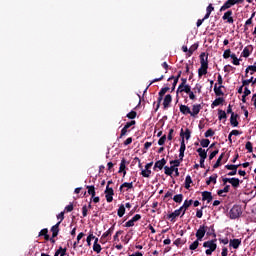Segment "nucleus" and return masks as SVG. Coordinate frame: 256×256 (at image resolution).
Listing matches in <instances>:
<instances>
[{
	"instance_id": "obj_1",
	"label": "nucleus",
	"mask_w": 256,
	"mask_h": 256,
	"mask_svg": "<svg viewBox=\"0 0 256 256\" xmlns=\"http://www.w3.org/2000/svg\"><path fill=\"white\" fill-rule=\"evenodd\" d=\"M200 68L198 69V77L201 79L203 75H207V69H209V54L202 52L200 54Z\"/></svg>"
},
{
	"instance_id": "obj_2",
	"label": "nucleus",
	"mask_w": 256,
	"mask_h": 256,
	"mask_svg": "<svg viewBox=\"0 0 256 256\" xmlns=\"http://www.w3.org/2000/svg\"><path fill=\"white\" fill-rule=\"evenodd\" d=\"M243 215V209L240 205H234L229 211L230 219H239Z\"/></svg>"
},
{
	"instance_id": "obj_3",
	"label": "nucleus",
	"mask_w": 256,
	"mask_h": 256,
	"mask_svg": "<svg viewBox=\"0 0 256 256\" xmlns=\"http://www.w3.org/2000/svg\"><path fill=\"white\" fill-rule=\"evenodd\" d=\"M244 0H227L224 5L221 6L220 12L227 11V9H231L233 5H239L243 3Z\"/></svg>"
},
{
	"instance_id": "obj_4",
	"label": "nucleus",
	"mask_w": 256,
	"mask_h": 256,
	"mask_svg": "<svg viewBox=\"0 0 256 256\" xmlns=\"http://www.w3.org/2000/svg\"><path fill=\"white\" fill-rule=\"evenodd\" d=\"M113 231H115V224H113L106 232L102 234L100 243H107V241H109L108 237H111V235H113Z\"/></svg>"
},
{
	"instance_id": "obj_5",
	"label": "nucleus",
	"mask_w": 256,
	"mask_h": 256,
	"mask_svg": "<svg viewBox=\"0 0 256 256\" xmlns=\"http://www.w3.org/2000/svg\"><path fill=\"white\" fill-rule=\"evenodd\" d=\"M239 167H241V164H237V165H235V164H227L225 166V168L228 169V171H231L227 175L229 177H233L234 175H237V169H239Z\"/></svg>"
},
{
	"instance_id": "obj_6",
	"label": "nucleus",
	"mask_w": 256,
	"mask_h": 256,
	"mask_svg": "<svg viewBox=\"0 0 256 256\" xmlns=\"http://www.w3.org/2000/svg\"><path fill=\"white\" fill-rule=\"evenodd\" d=\"M205 233H207V226L200 225L199 229L196 231V239L198 241H203V237H205Z\"/></svg>"
},
{
	"instance_id": "obj_7",
	"label": "nucleus",
	"mask_w": 256,
	"mask_h": 256,
	"mask_svg": "<svg viewBox=\"0 0 256 256\" xmlns=\"http://www.w3.org/2000/svg\"><path fill=\"white\" fill-rule=\"evenodd\" d=\"M173 171H175V175L176 177H179V168H175V166H165L164 167V173L165 175H168L169 177H171V175H173Z\"/></svg>"
},
{
	"instance_id": "obj_8",
	"label": "nucleus",
	"mask_w": 256,
	"mask_h": 256,
	"mask_svg": "<svg viewBox=\"0 0 256 256\" xmlns=\"http://www.w3.org/2000/svg\"><path fill=\"white\" fill-rule=\"evenodd\" d=\"M203 247H205V249H212V250H217V240L216 238L213 240H209L203 243Z\"/></svg>"
},
{
	"instance_id": "obj_9",
	"label": "nucleus",
	"mask_w": 256,
	"mask_h": 256,
	"mask_svg": "<svg viewBox=\"0 0 256 256\" xmlns=\"http://www.w3.org/2000/svg\"><path fill=\"white\" fill-rule=\"evenodd\" d=\"M193 205V200H185L183 205L179 208L180 212H182V217L185 215L187 209H189Z\"/></svg>"
},
{
	"instance_id": "obj_10",
	"label": "nucleus",
	"mask_w": 256,
	"mask_h": 256,
	"mask_svg": "<svg viewBox=\"0 0 256 256\" xmlns=\"http://www.w3.org/2000/svg\"><path fill=\"white\" fill-rule=\"evenodd\" d=\"M165 165H167V160H165V158H162L161 160L155 162L153 170L157 171V169H159L161 171L163 167H165Z\"/></svg>"
},
{
	"instance_id": "obj_11",
	"label": "nucleus",
	"mask_w": 256,
	"mask_h": 256,
	"mask_svg": "<svg viewBox=\"0 0 256 256\" xmlns=\"http://www.w3.org/2000/svg\"><path fill=\"white\" fill-rule=\"evenodd\" d=\"M172 101H173V96H171V94H167L163 100L164 109H169V107H171Z\"/></svg>"
},
{
	"instance_id": "obj_12",
	"label": "nucleus",
	"mask_w": 256,
	"mask_h": 256,
	"mask_svg": "<svg viewBox=\"0 0 256 256\" xmlns=\"http://www.w3.org/2000/svg\"><path fill=\"white\" fill-rule=\"evenodd\" d=\"M231 15H233V11L228 10L226 13H224V15L222 17L223 21H227V23L233 24L235 20H233Z\"/></svg>"
},
{
	"instance_id": "obj_13",
	"label": "nucleus",
	"mask_w": 256,
	"mask_h": 256,
	"mask_svg": "<svg viewBox=\"0 0 256 256\" xmlns=\"http://www.w3.org/2000/svg\"><path fill=\"white\" fill-rule=\"evenodd\" d=\"M237 119H239V114L232 113L230 117V125L232 127H239V121Z\"/></svg>"
},
{
	"instance_id": "obj_14",
	"label": "nucleus",
	"mask_w": 256,
	"mask_h": 256,
	"mask_svg": "<svg viewBox=\"0 0 256 256\" xmlns=\"http://www.w3.org/2000/svg\"><path fill=\"white\" fill-rule=\"evenodd\" d=\"M202 201H207V203H211L213 201V194L209 191L202 192Z\"/></svg>"
},
{
	"instance_id": "obj_15",
	"label": "nucleus",
	"mask_w": 256,
	"mask_h": 256,
	"mask_svg": "<svg viewBox=\"0 0 256 256\" xmlns=\"http://www.w3.org/2000/svg\"><path fill=\"white\" fill-rule=\"evenodd\" d=\"M201 109H202L201 104H194L192 106V111L190 113L191 117H195L199 115V112L201 111Z\"/></svg>"
},
{
	"instance_id": "obj_16",
	"label": "nucleus",
	"mask_w": 256,
	"mask_h": 256,
	"mask_svg": "<svg viewBox=\"0 0 256 256\" xmlns=\"http://www.w3.org/2000/svg\"><path fill=\"white\" fill-rule=\"evenodd\" d=\"M180 137L181 139H186V141H189V139H191V130H189V128H186L184 132L183 129H181Z\"/></svg>"
},
{
	"instance_id": "obj_17",
	"label": "nucleus",
	"mask_w": 256,
	"mask_h": 256,
	"mask_svg": "<svg viewBox=\"0 0 256 256\" xmlns=\"http://www.w3.org/2000/svg\"><path fill=\"white\" fill-rule=\"evenodd\" d=\"M126 165H127V160H125V158H123L121 160L118 173H123L124 177H125V175H127V171L125 170L126 169Z\"/></svg>"
},
{
	"instance_id": "obj_18",
	"label": "nucleus",
	"mask_w": 256,
	"mask_h": 256,
	"mask_svg": "<svg viewBox=\"0 0 256 256\" xmlns=\"http://www.w3.org/2000/svg\"><path fill=\"white\" fill-rule=\"evenodd\" d=\"M190 92H191V86L189 84L182 86V88H178L176 91L177 95H179V93L189 94Z\"/></svg>"
},
{
	"instance_id": "obj_19",
	"label": "nucleus",
	"mask_w": 256,
	"mask_h": 256,
	"mask_svg": "<svg viewBox=\"0 0 256 256\" xmlns=\"http://www.w3.org/2000/svg\"><path fill=\"white\" fill-rule=\"evenodd\" d=\"M179 215H181V210L177 209L174 212L168 214L167 219H170L171 221H175V219H177V217H179Z\"/></svg>"
},
{
	"instance_id": "obj_20",
	"label": "nucleus",
	"mask_w": 256,
	"mask_h": 256,
	"mask_svg": "<svg viewBox=\"0 0 256 256\" xmlns=\"http://www.w3.org/2000/svg\"><path fill=\"white\" fill-rule=\"evenodd\" d=\"M223 103H225V99L223 97H218L212 102L211 107L213 109L214 107H219V105H223Z\"/></svg>"
},
{
	"instance_id": "obj_21",
	"label": "nucleus",
	"mask_w": 256,
	"mask_h": 256,
	"mask_svg": "<svg viewBox=\"0 0 256 256\" xmlns=\"http://www.w3.org/2000/svg\"><path fill=\"white\" fill-rule=\"evenodd\" d=\"M180 113H182V115H191V108H189L187 105L181 104Z\"/></svg>"
},
{
	"instance_id": "obj_22",
	"label": "nucleus",
	"mask_w": 256,
	"mask_h": 256,
	"mask_svg": "<svg viewBox=\"0 0 256 256\" xmlns=\"http://www.w3.org/2000/svg\"><path fill=\"white\" fill-rule=\"evenodd\" d=\"M230 247H233V249H239L241 246V239H232L229 243Z\"/></svg>"
},
{
	"instance_id": "obj_23",
	"label": "nucleus",
	"mask_w": 256,
	"mask_h": 256,
	"mask_svg": "<svg viewBox=\"0 0 256 256\" xmlns=\"http://www.w3.org/2000/svg\"><path fill=\"white\" fill-rule=\"evenodd\" d=\"M224 86H217V84L214 85V93L216 95V97H221L223 95H225V93H223V89Z\"/></svg>"
},
{
	"instance_id": "obj_24",
	"label": "nucleus",
	"mask_w": 256,
	"mask_h": 256,
	"mask_svg": "<svg viewBox=\"0 0 256 256\" xmlns=\"http://www.w3.org/2000/svg\"><path fill=\"white\" fill-rule=\"evenodd\" d=\"M38 237H44L45 241H49V229L47 228L42 229L39 232Z\"/></svg>"
},
{
	"instance_id": "obj_25",
	"label": "nucleus",
	"mask_w": 256,
	"mask_h": 256,
	"mask_svg": "<svg viewBox=\"0 0 256 256\" xmlns=\"http://www.w3.org/2000/svg\"><path fill=\"white\" fill-rule=\"evenodd\" d=\"M213 11H215V7H213V4H209L208 7L206 8V14L204 16V19H209Z\"/></svg>"
},
{
	"instance_id": "obj_26",
	"label": "nucleus",
	"mask_w": 256,
	"mask_h": 256,
	"mask_svg": "<svg viewBox=\"0 0 256 256\" xmlns=\"http://www.w3.org/2000/svg\"><path fill=\"white\" fill-rule=\"evenodd\" d=\"M182 71H179L178 72V75L174 78V82L172 84V88H171V91H175V88L177 87V83H179V79H181V75H182Z\"/></svg>"
},
{
	"instance_id": "obj_27",
	"label": "nucleus",
	"mask_w": 256,
	"mask_h": 256,
	"mask_svg": "<svg viewBox=\"0 0 256 256\" xmlns=\"http://www.w3.org/2000/svg\"><path fill=\"white\" fill-rule=\"evenodd\" d=\"M165 79V75H161L159 78H155L153 79L150 84L146 87V89L144 90V93H147V90L149 89V87H151V85H153V83H158L159 81H163Z\"/></svg>"
},
{
	"instance_id": "obj_28",
	"label": "nucleus",
	"mask_w": 256,
	"mask_h": 256,
	"mask_svg": "<svg viewBox=\"0 0 256 256\" xmlns=\"http://www.w3.org/2000/svg\"><path fill=\"white\" fill-rule=\"evenodd\" d=\"M207 151H209V149H207V150H205L203 148L197 149V153L199 154L200 159H207Z\"/></svg>"
},
{
	"instance_id": "obj_29",
	"label": "nucleus",
	"mask_w": 256,
	"mask_h": 256,
	"mask_svg": "<svg viewBox=\"0 0 256 256\" xmlns=\"http://www.w3.org/2000/svg\"><path fill=\"white\" fill-rule=\"evenodd\" d=\"M240 183L241 181L239 180V178H230V184L234 189L239 188Z\"/></svg>"
},
{
	"instance_id": "obj_30",
	"label": "nucleus",
	"mask_w": 256,
	"mask_h": 256,
	"mask_svg": "<svg viewBox=\"0 0 256 256\" xmlns=\"http://www.w3.org/2000/svg\"><path fill=\"white\" fill-rule=\"evenodd\" d=\"M229 189H231V186L226 185L224 187V189L218 190L217 195H219V197H225V195H223V193H229Z\"/></svg>"
},
{
	"instance_id": "obj_31",
	"label": "nucleus",
	"mask_w": 256,
	"mask_h": 256,
	"mask_svg": "<svg viewBox=\"0 0 256 256\" xmlns=\"http://www.w3.org/2000/svg\"><path fill=\"white\" fill-rule=\"evenodd\" d=\"M65 256L67 255V248L60 247L58 250H56L54 256Z\"/></svg>"
},
{
	"instance_id": "obj_32",
	"label": "nucleus",
	"mask_w": 256,
	"mask_h": 256,
	"mask_svg": "<svg viewBox=\"0 0 256 256\" xmlns=\"http://www.w3.org/2000/svg\"><path fill=\"white\" fill-rule=\"evenodd\" d=\"M218 119L219 121H223V119H227V112L222 109H218Z\"/></svg>"
},
{
	"instance_id": "obj_33",
	"label": "nucleus",
	"mask_w": 256,
	"mask_h": 256,
	"mask_svg": "<svg viewBox=\"0 0 256 256\" xmlns=\"http://www.w3.org/2000/svg\"><path fill=\"white\" fill-rule=\"evenodd\" d=\"M125 187H126L127 191H129V189H133V182H124V183L120 186L119 190H120V191H123V188H125Z\"/></svg>"
},
{
	"instance_id": "obj_34",
	"label": "nucleus",
	"mask_w": 256,
	"mask_h": 256,
	"mask_svg": "<svg viewBox=\"0 0 256 256\" xmlns=\"http://www.w3.org/2000/svg\"><path fill=\"white\" fill-rule=\"evenodd\" d=\"M250 83H252V85H255V83H256V78L254 79L253 77H251L250 79L242 80L243 86L248 87V85H249Z\"/></svg>"
},
{
	"instance_id": "obj_35",
	"label": "nucleus",
	"mask_w": 256,
	"mask_h": 256,
	"mask_svg": "<svg viewBox=\"0 0 256 256\" xmlns=\"http://www.w3.org/2000/svg\"><path fill=\"white\" fill-rule=\"evenodd\" d=\"M197 49H199V44H198V43L193 44V45L189 48V50H188L189 57H191V55H192L193 53H195V51H197Z\"/></svg>"
},
{
	"instance_id": "obj_36",
	"label": "nucleus",
	"mask_w": 256,
	"mask_h": 256,
	"mask_svg": "<svg viewBox=\"0 0 256 256\" xmlns=\"http://www.w3.org/2000/svg\"><path fill=\"white\" fill-rule=\"evenodd\" d=\"M191 183H193V179H191V176L187 175L185 179V189H190Z\"/></svg>"
},
{
	"instance_id": "obj_37",
	"label": "nucleus",
	"mask_w": 256,
	"mask_h": 256,
	"mask_svg": "<svg viewBox=\"0 0 256 256\" xmlns=\"http://www.w3.org/2000/svg\"><path fill=\"white\" fill-rule=\"evenodd\" d=\"M86 189L88 190V194L91 195V197H95V186H86Z\"/></svg>"
},
{
	"instance_id": "obj_38",
	"label": "nucleus",
	"mask_w": 256,
	"mask_h": 256,
	"mask_svg": "<svg viewBox=\"0 0 256 256\" xmlns=\"http://www.w3.org/2000/svg\"><path fill=\"white\" fill-rule=\"evenodd\" d=\"M118 217H123L125 215V205H120L117 211Z\"/></svg>"
},
{
	"instance_id": "obj_39",
	"label": "nucleus",
	"mask_w": 256,
	"mask_h": 256,
	"mask_svg": "<svg viewBox=\"0 0 256 256\" xmlns=\"http://www.w3.org/2000/svg\"><path fill=\"white\" fill-rule=\"evenodd\" d=\"M199 241H201V240L196 239V240L189 246L190 251H195V250L199 247Z\"/></svg>"
},
{
	"instance_id": "obj_40",
	"label": "nucleus",
	"mask_w": 256,
	"mask_h": 256,
	"mask_svg": "<svg viewBox=\"0 0 256 256\" xmlns=\"http://www.w3.org/2000/svg\"><path fill=\"white\" fill-rule=\"evenodd\" d=\"M140 175H142V177H146L149 178L151 177V170L145 168L144 170L142 169Z\"/></svg>"
},
{
	"instance_id": "obj_41",
	"label": "nucleus",
	"mask_w": 256,
	"mask_h": 256,
	"mask_svg": "<svg viewBox=\"0 0 256 256\" xmlns=\"http://www.w3.org/2000/svg\"><path fill=\"white\" fill-rule=\"evenodd\" d=\"M175 203H183V194H178L173 197Z\"/></svg>"
},
{
	"instance_id": "obj_42",
	"label": "nucleus",
	"mask_w": 256,
	"mask_h": 256,
	"mask_svg": "<svg viewBox=\"0 0 256 256\" xmlns=\"http://www.w3.org/2000/svg\"><path fill=\"white\" fill-rule=\"evenodd\" d=\"M59 225H61V222H58L54 226H52L50 229L51 233H59Z\"/></svg>"
},
{
	"instance_id": "obj_43",
	"label": "nucleus",
	"mask_w": 256,
	"mask_h": 256,
	"mask_svg": "<svg viewBox=\"0 0 256 256\" xmlns=\"http://www.w3.org/2000/svg\"><path fill=\"white\" fill-rule=\"evenodd\" d=\"M171 88H169V86L163 87L161 88V90L159 91L158 95H161L162 97H165V94L167 93V91H170Z\"/></svg>"
},
{
	"instance_id": "obj_44",
	"label": "nucleus",
	"mask_w": 256,
	"mask_h": 256,
	"mask_svg": "<svg viewBox=\"0 0 256 256\" xmlns=\"http://www.w3.org/2000/svg\"><path fill=\"white\" fill-rule=\"evenodd\" d=\"M211 143V141H209V139H202L201 141H200V145H201V147H203V148H206V147H209V144Z\"/></svg>"
},
{
	"instance_id": "obj_45",
	"label": "nucleus",
	"mask_w": 256,
	"mask_h": 256,
	"mask_svg": "<svg viewBox=\"0 0 256 256\" xmlns=\"http://www.w3.org/2000/svg\"><path fill=\"white\" fill-rule=\"evenodd\" d=\"M93 251H95V253H101V244L94 242Z\"/></svg>"
},
{
	"instance_id": "obj_46",
	"label": "nucleus",
	"mask_w": 256,
	"mask_h": 256,
	"mask_svg": "<svg viewBox=\"0 0 256 256\" xmlns=\"http://www.w3.org/2000/svg\"><path fill=\"white\" fill-rule=\"evenodd\" d=\"M127 133H129V129L125 128V126L122 128L121 132H120V136L119 139H123V137H125V135H127Z\"/></svg>"
},
{
	"instance_id": "obj_47",
	"label": "nucleus",
	"mask_w": 256,
	"mask_h": 256,
	"mask_svg": "<svg viewBox=\"0 0 256 256\" xmlns=\"http://www.w3.org/2000/svg\"><path fill=\"white\" fill-rule=\"evenodd\" d=\"M119 235H123V230H118L113 236V239L116 241V243H119Z\"/></svg>"
},
{
	"instance_id": "obj_48",
	"label": "nucleus",
	"mask_w": 256,
	"mask_h": 256,
	"mask_svg": "<svg viewBox=\"0 0 256 256\" xmlns=\"http://www.w3.org/2000/svg\"><path fill=\"white\" fill-rule=\"evenodd\" d=\"M245 149H247L248 153H253V143L248 141L245 145Z\"/></svg>"
},
{
	"instance_id": "obj_49",
	"label": "nucleus",
	"mask_w": 256,
	"mask_h": 256,
	"mask_svg": "<svg viewBox=\"0 0 256 256\" xmlns=\"http://www.w3.org/2000/svg\"><path fill=\"white\" fill-rule=\"evenodd\" d=\"M105 195H115V191L113 188L106 186V190L104 191Z\"/></svg>"
},
{
	"instance_id": "obj_50",
	"label": "nucleus",
	"mask_w": 256,
	"mask_h": 256,
	"mask_svg": "<svg viewBox=\"0 0 256 256\" xmlns=\"http://www.w3.org/2000/svg\"><path fill=\"white\" fill-rule=\"evenodd\" d=\"M251 55V52L249 51V48L248 47H245L242 51V57H249Z\"/></svg>"
},
{
	"instance_id": "obj_51",
	"label": "nucleus",
	"mask_w": 256,
	"mask_h": 256,
	"mask_svg": "<svg viewBox=\"0 0 256 256\" xmlns=\"http://www.w3.org/2000/svg\"><path fill=\"white\" fill-rule=\"evenodd\" d=\"M207 235H212L214 238L217 237V234L215 233V226L212 225L210 227V230L207 232Z\"/></svg>"
},
{
	"instance_id": "obj_52",
	"label": "nucleus",
	"mask_w": 256,
	"mask_h": 256,
	"mask_svg": "<svg viewBox=\"0 0 256 256\" xmlns=\"http://www.w3.org/2000/svg\"><path fill=\"white\" fill-rule=\"evenodd\" d=\"M217 177H219L217 174H213L212 176H210L208 178V180H210L211 183H213L214 185L217 184Z\"/></svg>"
},
{
	"instance_id": "obj_53",
	"label": "nucleus",
	"mask_w": 256,
	"mask_h": 256,
	"mask_svg": "<svg viewBox=\"0 0 256 256\" xmlns=\"http://www.w3.org/2000/svg\"><path fill=\"white\" fill-rule=\"evenodd\" d=\"M218 154H219V149L211 152V154L209 155V161H213V159H215V156H217Z\"/></svg>"
},
{
	"instance_id": "obj_54",
	"label": "nucleus",
	"mask_w": 256,
	"mask_h": 256,
	"mask_svg": "<svg viewBox=\"0 0 256 256\" xmlns=\"http://www.w3.org/2000/svg\"><path fill=\"white\" fill-rule=\"evenodd\" d=\"M249 71H253V73H256V64L248 66L245 70V73H249Z\"/></svg>"
},
{
	"instance_id": "obj_55",
	"label": "nucleus",
	"mask_w": 256,
	"mask_h": 256,
	"mask_svg": "<svg viewBox=\"0 0 256 256\" xmlns=\"http://www.w3.org/2000/svg\"><path fill=\"white\" fill-rule=\"evenodd\" d=\"M126 117H127L128 119H135V117H137V112L132 110L131 112H129V113L126 115Z\"/></svg>"
},
{
	"instance_id": "obj_56",
	"label": "nucleus",
	"mask_w": 256,
	"mask_h": 256,
	"mask_svg": "<svg viewBox=\"0 0 256 256\" xmlns=\"http://www.w3.org/2000/svg\"><path fill=\"white\" fill-rule=\"evenodd\" d=\"M165 141H167V135H163V136L158 140V145H160V146L165 145Z\"/></svg>"
},
{
	"instance_id": "obj_57",
	"label": "nucleus",
	"mask_w": 256,
	"mask_h": 256,
	"mask_svg": "<svg viewBox=\"0 0 256 256\" xmlns=\"http://www.w3.org/2000/svg\"><path fill=\"white\" fill-rule=\"evenodd\" d=\"M161 101H163V96L158 95L157 105H156L155 111H159V107H161Z\"/></svg>"
},
{
	"instance_id": "obj_58",
	"label": "nucleus",
	"mask_w": 256,
	"mask_h": 256,
	"mask_svg": "<svg viewBox=\"0 0 256 256\" xmlns=\"http://www.w3.org/2000/svg\"><path fill=\"white\" fill-rule=\"evenodd\" d=\"M205 137H213V135H215V131H213V129L209 128L206 132H205Z\"/></svg>"
},
{
	"instance_id": "obj_59",
	"label": "nucleus",
	"mask_w": 256,
	"mask_h": 256,
	"mask_svg": "<svg viewBox=\"0 0 256 256\" xmlns=\"http://www.w3.org/2000/svg\"><path fill=\"white\" fill-rule=\"evenodd\" d=\"M201 89H203V86L200 84H196L195 87L193 88L194 93H201Z\"/></svg>"
},
{
	"instance_id": "obj_60",
	"label": "nucleus",
	"mask_w": 256,
	"mask_h": 256,
	"mask_svg": "<svg viewBox=\"0 0 256 256\" xmlns=\"http://www.w3.org/2000/svg\"><path fill=\"white\" fill-rule=\"evenodd\" d=\"M205 208V206H203L201 209H197V212H196V217L198 219H201V217H203V209Z\"/></svg>"
},
{
	"instance_id": "obj_61",
	"label": "nucleus",
	"mask_w": 256,
	"mask_h": 256,
	"mask_svg": "<svg viewBox=\"0 0 256 256\" xmlns=\"http://www.w3.org/2000/svg\"><path fill=\"white\" fill-rule=\"evenodd\" d=\"M229 57H231V49H227L223 53V58L224 59H229Z\"/></svg>"
},
{
	"instance_id": "obj_62",
	"label": "nucleus",
	"mask_w": 256,
	"mask_h": 256,
	"mask_svg": "<svg viewBox=\"0 0 256 256\" xmlns=\"http://www.w3.org/2000/svg\"><path fill=\"white\" fill-rule=\"evenodd\" d=\"M95 239V235H93V233H90L86 239V242L89 246H91V240Z\"/></svg>"
},
{
	"instance_id": "obj_63",
	"label": "nucleus",
	"mask_w": 256,
	"mask_h": 256,
	"mask_svg": "<svg viewBox=\"0 0 256 256\" xmlns=\"http://www.w3.org/2000/svg\"><path fill=\"white\" fill-rule=\"evenodd\" d=\"M136 121L135 120H132V121H130V122H127L126 124H125V128L126 129H130V127H133V125H136Z\"/></svg>"
},
{
	"instance_id": "obj_64",
	"label": "nucleus",
	"mask_w": 256,
	"mask_h": 256,
	"mask_svg": "<svg viewBox=\"0 0 256 256\" xmlns=\"http://www.w3.org/2000/svg\"><path fill=\"white\" fill-rule=\"evenodd\" d=\"M64 211H66V213H71V211H73V203H70L68 206H66Z\"/></svg>"
}]
</instances>
